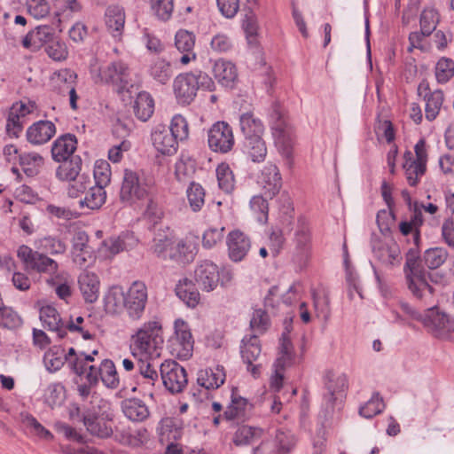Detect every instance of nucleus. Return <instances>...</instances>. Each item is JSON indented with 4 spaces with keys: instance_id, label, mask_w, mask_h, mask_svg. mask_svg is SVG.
Returning <instances> with one entry per match:
<instances>
[{
    "instance_id": "nucleus-54",
    "label": "nucleus",
    "mask_w": 454,
    "mask_h": 454,
    "mask_svg": "<svg viewBox=\"0 0 454 454\" xmlns=\"http://www.w3.org/2000/svg\"><path fill=\"white\" fill-rule=\"evenodd\" d=\"M440 18L437 11L434 8H426L420 14V29L426 35H431L436 28Z\"/></svg>"
},
{
    "instance_id": "nucleus-3",
    "label": "nucleus",
    "mask_w": 454,
    "mask_h": 454,
    "mask_svg": "<svg viewBox=\"0 0 454 454\" xmlns=\"http://www.w3.org/2000/svg\"><path fill=\"white\" fill-rule=\"evenodd\" d=\"M163 343L162 325L154 318L145 322L130 337V350L134 356H160L158 349Z\"/></svg>"
},
{
    "instance_id": "nucleus-2",
    "label": "nucleus",
    "mask_w": 454,
    "mask_h": 454,
    "mask_svg": "<svg viewBox=\"0 0 454 454\" xmlns=\"http://www.w3.org/2000/svg\"><path fill=\"white\" fill-rule=\"evenodd\" d=\"M403 273L407 287L414 298L424 301L433 298L434 288L430 285V281H433L432 275L424 269L417 252L412 249L406 254Z\"/></svg>"
},
{
    "instance_id": "nucleus-27",
    "label": "nucleus",
    "mask_w": 454,
    "mask_h": 454,
    "mask_svg": "<svg viewBox=\"0 0 454 454\" xmlns=\"http://www.w3.org/2000/svg\"><path fill=\"white\" fill-rule=\"evenodd\" d=\"M239 126L245 139L262 137L264 132L262 121L251 111L240 114Z\"/></svg>"
},
{
    "instance_id": "nucleus-6",
    "label": "nucleus",
    "mask_w": 454,
    "mask_h": 454,
    "mask_svg": "<svg viewBox=\"0 0 454 454\" xmlns=\"http://www.w3.org/2000/svg\"><path fill=\"white\" fill-rule=\"evenodd\" d=\"M17 256L24 264L27 270L47 274L50 277L59 273V263L46 254L33 250L26 245H21L17 250Z\"/></svg>"
},
{
    "instance_id": "nucleus-49",
    "label": "nucleus",
    "mask_w": 454,
    "mask_h": 454,
    "mask_svg": "<svg viewBox=\"0 0 454 454\" xmlns=\"http://www.w3.org/2000/svg\"><path fill=\"white\" fill-rule=\"evenodd\" d=\"M186 193L191 209L193 212L200 211L205 204L206 193L203 187L200 184L192 182Z\"/></svg>"
},
{
    "instance_id": "nucleus-9",
    "label": "nucleus",
    "mask_w": 454,
    "mask_h": 454,
    "mask_svg": "<svg viewBox=\"0 0 454 454\" xmlns=\"http://www.w3.org/2000/svg\"><path fill=\"white\" fill-rule=\"evenodd\" d=\"M162 384L171 394H179L188 384L186 370L175 360H166L160 366Z\"/></svg>"
},
{
    "instance_id": "nucleus-4",
    "label": "nucleus",
    "mask_w": 454,
    "mask_h": 454,
    "mask_svg": "<svg viewBox=\"0 0 454 454\" xmlns=\"http://www.w3.org/2000/svg\"><path fill=\"white\" fill-rule=\"evenodd\" d=\"M232 278L233 273L230 269H219L215 263L208 260L200 262L194 270V279L198 286L206 292L215 290L219 283L225 286Z\"/></svg>"
},
{
    "instance_id": "nucleus-1",
    "label": "nucleus",
    "mask_w": 454,
    "mask_h": 454,
    "mask_svg": "<svg viewBox=\"0 0 454 454\" xmlns=\"http://www.w3.org/2000/svg\"><path fill=\"white\" fill-rule=\"evenodd\" d=\"M325 392L322 395L317 419L323 428L327 427L334 415L344 404L348 389V376L334 370H325L322 376Z\"/></svg>"
},
{
    "instance_id": "nucleus-38",
    "label": "nucleus",
    "mask_w": 454,
    "mask_h": 454,
    "mask_svg": "<svg viewBox=\"0 0 454 454\" xmlns=\"http://www.w3.org/2000/svg\"><path fill=\"white\" fill-rule=\"evenodd\" d=\"M106 193L101 185L90 186L89 191L83 200L79 201L82 208L98 209L106 202Z\"/></svg>"
},
{
    "instance_id": "nucleus-19",
    "label": "nucleus",
    "mask_w": 454,
    "mask_h": 454,
    "mask_svg": "<svg viewBox=\"0 0 454 454\" xmlns=\"http://www.w3.org/2000/svg\"><path fill=\"white\" fill-rule=\"evenodd\" d=\"M56 134L55 124L51 121H39L31 125L27 130V139L33 145H43L51 139Z\"/></svg>"
},
{
    "instance_id": "nucleus-59",
    "label": "nucleus",
    "mask_w": 454,
    "mask_h": 454,
    "mask_svg": "<svg viewBox=\"0 0 454 454\" xmlns=\"http://www.w3.org/2000/svg\"><path fill=\"white\" fill-rule=\"evenodd\" d=\"M454 76V61L451 59L442 58L435 66V77L440 83L449 82Z\"/></svg>"
},
{
    "instance_id": "nucleus-16",
    "label": "nucleus",
    "mask_w": 454,
    "mask_h": 454,
    "mask_svg": "<svg viewBox=\"0 0 454 454\" xmlns=\"http://www.w3.org/2000/svg\"><path fill=\"white\" fill-rule=\"evenodd\" d=\"M372 252L374 257L385 266L394 267L401 263V250L395 241L389 243L374 242Z\"/></svg>"
},
{
    "instance_id": "nucleus-22",
    "label": "nucleus",
    "mask_w": 454,
    "mask_h": 454,
    "mask_svg": "<svg viewBox=\"0 0 454 454\" xmlns=\"http://www.w3.org/2000/svg\"><path fill=\"white\" fill-rule=\"evenodd\" d=\"M78 285L86 302L93 303L98 300L100 282L94 272L82 271L78 277Z\"/></svg>"
},
{
    "instance_id": "nucleus-45",
    "label": "nucleus",
    "mask_w": 454,
    "mask_h": 454,
    "mask_svg": "<svg viewBox=\"0 0 454 454\" xmlns=\"http://www.w3.org/2000/svg\"><path fill=\"white\" fill-rule=\"evenodd\" d=\"M215 172L219 188L225 193H231L235 188V178L229 164L222 162Z\"/></svg>"
},
{
    "instance_id": "nucleus-20",
    "label": "nucleus",
    "mask_w": 454,
    "mask_h": 454,
    "mask_svg": "<svg viewBox=\"0 0 454 454\" xmlns=\"http://www.w3.org/2000/svg\"><path fill=\"white\" fill-rule=\"evenodd\" d=\"M77 139L74 135L65 134L58 137L51 146V156L55 161L60 162L73 157L76 150Z\"/></svg>"
},
{
    "instance_id": "nucleus-61",
    "label": "nucleus",
    "mask_w": 454,
    "mask_h": 454,
    "mask_svg": "<svg viewBox=\"0 0 454 454\" xmlns=\"http://www.w3.org/2000/svg\"><path fill=\"white\" fill-rule=\"evenodd\" d=\"M69 182L70 184L67 187V194L71 198H77L92 184L90 177L85 173H82Z\"/></svg>"
},
{
    "instance_id": "nucleus-31",
    "label": "nucleus",
    "mask_w": 454,
    "mask_h": 454,
    "mask_svg": "<svg viewBox=\"0 0 454 454\" xmlns=\"http://www.w3.org/2000/svg\"><path fill=\"white\" fill-rule=\"evenodd\" d=\"M124 24V9L120 5L108 6L106 11V25L114 37L121 35Z\"/></svg>"
},
{
    "instance_id": "nucleus-32",
    "label": "nucleus",
    "mask_w": 454,
    "mask_h": 454,
    "mask_svg": "<svg viewBox=\"0 0 454 454\" xmlns=\"http://www.w3.org/2000/svg\"><path fill=\"white\" fill-rule=\"evenodd\" d=\"M46 283L49 286L54 289L57 296L66 301L72 294L71 284L72 279L69 274L66 271H60L54 276L47 278Z\"/></svg>"
},
{
    "instance_id": "nucleus-15",
    "label": "nucleus",
    "mask_w": 454,
    "mask_h": 454,
    "mask_svg": "<svg viewBox=\"0 0 454 454\" xmlns=\"http://www.w3.org/2000/svg\"><path fill=\"white\" fill-rule=\"evenodd\" d=\"M226 242L229 257L235 262L242 261L251 247L250 239L239 230L231 231Z\"/></svg>"
},
{
    "instance_id": "nucleus-46",
    "label": "nucleus",
    "mask_w": 454,
    "mask_h": 454,
    "mask_svg": "<svg viewBox=\"0 0 454 454\" xmlns=\"http://www.w3.org/2000/svg\"><path fill=\"white\" fill-rule=\"evenodd\" d=\"M262 434L261 428L244 425L236 431L233 442L237 446L248 445L260 439Z\"/></svg>"
},
{
    "instance_id": "nucleus-42",
    "label": "nucleus",
    "mask_w": 454,
    "mask_h": 454,
    "mask_svg": "<svg viewBox=\"0 0 454 454\" xmlns=\"http://www.w3.org/2000/svg\"><path fill=\"white\" fill-rule=\"evenodd\" d=\"M405 162L403 168L407 181L411 186H416L419 181V177L426 172V166L412 160V153L407 152L404 154Z\"/></svg>"
},
{
    "instance_id": "nucleus-28",
    "label": "nucleus",
    "mask_w": 454,
    "mask_h": 454,
    "mask_svg": "<svg viewBox=\"0 0 454 454\" xmlns=\"http://www.w3.org/2000/svg\"><path fill=\"white\" fill-rule=\"evenodd\" d=\"M213 73L217 82L224 87L231 88L238 74L234 64L230 61L219 59L215 61Z\"/></svg>"
},
{
    "instance_id": "nucleus-41",
    "label": "nucleus",
    "mask_w": 454,
    "mask_h": 454,
    "mask_svg": "<svg viewBox=\"0 0 454 454\" xmlns=\"http://www.w3.org/2000/svg\"><path fill=\"white\" fill-rule=\"evenodd\" d=\"M98 374L103 384L108 388H117L120 383L119 376L114 362L110 359H104L99 367Z\"/></svg>"
},
{
    "instance_id": "nucleus-57",
    "label": "nucleus",
    "mask_w": 454,
    "mask_h": 454,
    "mask_svg": "<svg viewBox=\"0 0 454 454\" xmlns=\"http://www.w3.org/2000/svg\"><path fill=\"white\" fill-rule=\"evenodd\" d=\"M172 237L165 232H157L153 238L152 250L159 258L166 260V254L172 245Z\"/></svg>"
},
{
    "instance_id": "nucleus-50",
    "label": "nucleus",
    "mask_w": 454,
    "mask_h": 454,
    "mask_svg": "<svg viewBox=\"0 0 454 454\" xmlns=\"http://www.w3.org/2000/svg\"><path fill=\"white\" fill-rule=\"evenodd\" d=\"M385 404L379 393H374L371 399L359 408L360 416L372 419L383 411Z\"/></svg>"
},
{
    "instance_id": "nucleus-26",
    "label": "nucleus",
    "mask_w": 454,
    "mask_h": 454,
    "mask_svg": "<svg viewBox=\"0 0 454 454\" xmlns=\"http://www.w3.org/2000/svg\"><path fill=\"white\" fill-rule=\"evenodd\" d=\"M121 407L124 415L132 421L142 422L150 416L147 405L138 398L125 399Z\"/></svg>"
},
{
    "instance_id": "nucleus-13",
    "label": "nucleus",
    "mask_w": 454,
    "mask_h": 454,
    "mask_svg": "<svg viewBox=\"0 0 454 454\" xmlns=\"http://www.w3.org/2000/svg\"><path fill=\"white\" fill-rule=\"evenodd\" d=\"M152 142L154 148L163 155H173L178 149V139L171 134L168 126L156 125L152 131Z\"/></svg>"
},
{
    "instance_id": "nucleus-17",
    "label": "nucleus",
    "mask_w": 454,
    "mask_h": 454,
    "mask_svg": "<svg viewBox=\"0 0 454 454\" xmlns=\"http://www.w3.org/2000/svg\"><path fill=\"white\" fill-rule=\"evenodd\" d=\"M174 341L179 346V356L188 357L192 356L194 340L189 325L184 320L178 318L174 323Z\"/></svg>"
},
{
    "instance_id": "nucleus-23",
    "label": "nucleus",
    "mask_w": 454,
    "mask_h": 454,
    "mask_svg": "<svg viewBox=\"0 0 454 454\" xmlns=\"http://www.w3.org/2000/svg\"><path fill=\"white\" fill-rule=\"evenodd\" d=\"M223 366L216 365L214 368H206L198 372L197 382L200 387L209 390L220 387L225 380Z\"/></svg>"
},
{
    "instance_id": "nucleus-11",
    "label": "nucleus",
    "mask_w": 454,
    "mask_h": 454,
    "mask_svg": "<svg viewBox=\"0 0 454 454\" xmlns=\"http://www.w3.org/2000/svg\"><path fill=\"white\" fill-rule=\"evenodd\" d=\"M147 287L141 281H135L126 293L125 309L131 320H139L147 303Z\"/></svg>"
},
{
    "instance_id": "nucleus-18",
    "label": "nucleus",
    "mask_w": 454,
    "mask_h": 454,
    "mask_svg": "<svg viewBox=\"0 0 454 454\" xmlns=\"http://www.w3.org/2000/svg\"><path fill=\"white\" fill-rule=\"evenodd\" d=\"M259 178V182L264 190V195L267 198L272 199L279 192L282 186V179L276 165L269 164L265 166Z\"/></svg>"
},
{
    "instance_id": "nucleus-47",
    "label": "nucleus",
    "mask_w": 454,
    "mask_h": 454,
    "mask_svg": "<svg viewBox=\"0 0 454 454\" xmlns=\"http://www.w3.org/2000/svg\"><path fill=\"white\" fill-rule=\"evenodd\" d=\"M134 243L135 240L133 236L128 233L121 234L118 237H112L104 240L105 247L113 255L129 249V247H130Z\"/></svg>"
},
{
    "instance_id": "nucleus-52",
    "label": "nucleus",
    "mask_w": 454,
    "mask_h": 454,
    "mask_svg": "<svg viewBox=\"0 0 454 454\" xmlns=\"http://www.w3.org/2000/svg\"><path fill=\"white\" fill-rule=\"evenodd\" d=\"M65 400V387L61 383L50 384L44 393L45 403L53 409L61 405Z\"/></svg>"
},
{
    "instance_id": "nucleus-63",
    "label": "nucleus",
    "mask_w": 454,
    "mask_h": 454,
    "mask_svg": "<svg viewBox=\"0 0 454 454\" xmlns=\"http://www.w3.org/2000/svg\"><path fill=\"white\" fill-rule=\"evenodd\" d=\"M169 131L173 134L179 141H183L188 137L189 127L188 123L184 116L181 114H176L170 122Z\"/></svg>"
},
{
    "instance_id": "nucleus-43",
    "label": "nucleus",
    "mask_w": 454,
    "mask_h": 454,
    "mask_svg": "<svg viewBox=\"0 0 454 454\" xmlns=\"http://www.w3.org/2000/svg\"><path fill=\"white\" fill-rule=\"evenodd\" d=\"M35 244L38 251L51 255L63 254L67 250L65 242L58 237L46 236L39 239Z\"/></svg>"
},
{
    "instance_id": "nucleus-7",
    "label": "nucleus",
    "mask_w": 454,
    "mask_h": 454,
    "mask_svg": "<svg viewBox=\"0 0 454 454\" xmlns=\"http://www.w3.org/2000/svg\"><path fill=\"white\" fill-rule=\"evenodd\" d=\"M148 191L146 178L141 171L124 170L120 191V199L122 202L133 204L142 200L148 197Z\"/></svg>"
},
{
    "instance_id": "nucleus-56",
    "label": "nucleus",
    "mask_w": 454,
    "mask_h": 454,
    "mask_svg": "<svg viewBox=\"0 0 454 454\" xmlns=\"http://www.w3.org/2000/svg\"><path fill=\"white\" fill-rule=\"evenodd\" d=\"M151 76L161 84H166L172 76L170 64L164 59H158L150 69Z\"/></svg>"
},
{
    "instance_id": "nucleus-36",
    "label": "nucleus",
    "mask_w": 454,
    "mask_h": 454,
    "mask_svg": "<svg viewBox=\"0 0 454 454\" xmlns=\"http://www.w3.org/2000/svg\"><path fill=\"white\" fill-rule=\"evenodd\" d=\"M261 344L255 334L245 336L242 339L240 346V353L243 361L251 365V363L256 361L261 354Z\"/></svg>"
},
{
    "instance_id": "nucleus-21",
    "label": "nucleus",
    "mask_w": 454,
    "mask_h": 454,
    "mask_svg": "<svg viewBox=\"0 0 454 454\" xmlns=\"http://www.w3.org/2000/svg\"><path fill=\"white\" fill-rule=\"evenodd\" d=\"M175 45L183 53L180 58V63L183 65H187L196 59V54L193 51L195 45V35L193 33L184 29L178 30L175 36Z\"/></svg>"
},
{
    "instance_id": "nucleus-55",
    "label": "nucleus",
    "mask_w": 454,
    "mask_h": 454,
    "mask_svg": "<svg viewBox=\"0 0 454 454\" xmlns=\"http://www.w3.org/2000/svg\"><path fill=\"white\" fill-rule=\"evenodd\" d=\"M153 15L161 21L168 20L174 10V0H150Z\"/></svg>"
},
{
    "instance_id": "nucleus-64",
    "label": "nucleus",
    "mask_w": 454,
    "mask_h": 454,
    "mask_svg": "<svg viewBox=\"0 0 454 454\" xmlns=\"http://www.w3.org/2000/svg\"><path fill=\"white\" fill-rule=\"evenodd\" d=\"M93 174L95 185H101L102 188H105L111 180L109 163L106 160L97 161Z\"/></svg>"
},
{
    "instance_id": "nucleus-48",
    "label": "nucleus",
    "mask_w": 454,
    "mask_h": 454,
    "mask_svg": "<svg viewBox=\"0 0 454 454\" xmlns=\"http://www.w3.org/2000/svg\"><path fill=\"white\" fill-rule=\"evenodd\" d=\"M139 372L138 384L147 387H154L155 383H159V374L155 367L148 362L139 361L137 364Z\"/></svg>"
},
{
    "instance_id": "nucleus-33",
    "label": "nucleus",
    "mask_w": 454,
    "mask_h": 454,
    "mask_svg": "<svg viewBox=\"0 0 454 454\" xmlns=\"http://www.w3.org/2000/svg\"><path fill=\"white\" fill-rule=\"evenodd\" d=\"M82 160L79 155H74L68 160L60 161L56 170V176L59 180L71 181L81 175Z\"/></svg>"
},
{
    "instance_id": "nucleus-29",
    "label": "nucleus",
    "mask_w": 454,
    "mask_h": 454,
    "mask_svg": "<svg viewBox=\"0 0 454 454\" xmlns=\"http://www.w3.org/2000/svg\"><path fill=\"white\" fill-rule=\"evenodd\" d=\"M176 294L189 308H195L200 300V295L192 281L187 278H184L176 284Z\"/></svg>"
},
{
    "instance_id": "nucleus-12",
    "label": "nucleus",
    "mask_w": 454,
    "mask_h": 454,
    "mask_svg": "<svg viewBox=\"0 0 454 454\" xmlns=\"http://www.w3.org/2000/svg\"><path fill=\"white\" fill-rule=\"evenodd\" d=\"M209 148L220 153L230 152L234 145V136L231 127L224 121L214 123L207 131Z\"/></svg>"
},
{
    "instance_id": "nucleus-62",
    "label": "nucleus",
    "mask_w": 454,
    "mask_h": 454,
    "mask_svg": "<svg viewBox=\"0 0 454 454\" xmlns=\"http://www.w3.org/2000/svg\"><path fill=\"white\" fill-rule=\"evenodd\" d=\"M22 325V319L11 307H2L0 309V326L15 329Z\"/></svg>"
},
{
    "instance_id": "nucleus-39",
    "label": "nucleus",
    "mask_w": 454,
    "mask_h": 454,
    "mask_svg": "<svg viewBox=\"0 0 454 454\" xmlns=\"http://www.w3.org/2000/svg\"><path fill=\"white\" fill-rule=\"evenodd\" d=\"M424 99L426 101V119L432 121L438 116L442 106L444 100L443 92L441 90H436L433 92L426 93Z\"/></svg>"
},
{
    "instance_id": "nucleus-14",
    "label": "nucleus",
    "mask_w": 454,
    "mask_h": 454,
    "mask_svg": "<svg viewBox=\"0 0 454 454\" xmlns=\"http://www.w3.org/2000/svg\"><path fill=\"white\" fill-rule=\"evenodd\" d=\"M195 85L197 83L189 73L179 74L175 78L173 89L178 104L187 106L194 100L198 91Z\"/></svg>"
},
{
    "instance_id": "nucleus-60",
    "label": "nucleus",
    "mask_w": 454,
    "mask_h": 454,
    "mask_svg": "<svg viewBox=\"0 0 454 454\" xmlns=\"http://www.w3.org/2000/svg\"><path fill=\"white\" fill-rule=\"evenodd\" d=\"M76 78V74L73 72L65 71L64 74H59V79L62 82H64L66 88L61 89V92L65 93V91L67 92L69 96V103L70 106L73 110L77 109V100H78V95L76 93L75 88L74 86V79Z\"/></svg>"
},
{
    "instance_id": "nucleus-34",
    "label": "nucleus",
    "mask_w": 454,
    "mask_h": 454,
    "mask_svg": "<svg viewBox=\"0 0 454 454\" xmlns=\"http://www.w3.org/2000/svg\"><path fill=\"white\" fill-rule=\"evenodd\" d=\"M154 112V101L152 96L146 92H139L134 103L135 115L142 121H148Z\"/></svg>"
},
{
    "instance_id": "nucleus-10",
    "label": "nucleus",
    "mask_w": 454,
    "mask_h": 454,
    "mask_svg": "<svg viewBox=\"0 0 454 454\" xmlns=\"http://www.w3.org/2000/svg\"><path fill=\"white\" fill-rule=\"evenodd\" d=\"M421 321L425 327L437 338H444L454 331V319L436 306L427 309Z\"/></svg>"
},
{
    "instance_id": "nucleus-40",
    "label": "nucleus",
    "mask_w": 454,
    "mask_h": 454,
    "mask_svg": "<svg viewBox=\"0 0 454 454\" xmlns=\"http://www.w3.org/2000/svg\"><path fill=\"white\" fill-rule=\"evenodd\" d=\"M244 147L252 161L262 162L265 160L267 147L262 137L245 139Z\"/></svg>"
},
{
    "instance_id": "nucleus-58",
    "label": "nucleus",
    "mask_w": 454,
    "mask_h": 454,
    "mask_svg": "<svg viewBox=\"0 0 454 454\" xmlns=\"http://www.w3.org/2000/svg\"><path fill=\"white\" fill-rule=\"evenodd\" d=\"M176 249L180 252V264L192 262L197 254L196 243L187 237L176 243Z\"/></svg>"
},
{
    "instance_id": "nucleus-35",
    "label": "nucleus",
    "mask_w": 454,
    "mask_h": 454,
    "mask_svg": "<svg viewBox=\"0 0 454 454\" xmlns=\"http://www.w3.org/2000/svg\"><path fill=\"white\" fill-rule=\"evenodd\" d=\"M83 424L92 435L99 438H106L113 434L112 427L102 418L89 414L84 416Z\"/></svg>"
},
{
    "instance_id": "nucleus-30",
    "label": "nucleus",
    "mask_w": 454,
    "mask_h": 454,
    "mask_svg": "<svg viewBox=\"0 0 454 454\" xmlns=\"http://www.w3.org/2000/svg\"><path fill=\"white\" fill-rule=\"evenodd\" d=\"M314 309L317 311V317L323 321V330L325 328L326 322L330 317V300L329 290L319 285L316 291H314Z\"/></svg>"
},
{
    "instance_id": "nucleus-37",
    "label": "nucleus",
    "mask_w": 454,
    "mask_h": 454,
    "mask_svg": "<svg viewBox=\"0 0 454 454\" xmlns=\"http://www.w3.org/2000/svg\"><path fill=\"white\" fill-rule=\"evenodd\" d=\"M126 294L122 287L119 286H112L106 297H105V307L106 310L112 314L119 313L122 308L125 309Z\"/></svg>"
},
{
    "instance_id": "nucleus-24",
    "label": "nucleus",
    "mask_w": 454,
    "mask_h": 454,
    "mask_svg": "<svg viewBox=\"0 0 454 454\" xmlns=\"http://www.w3.org/2000/svg\"><path fill=\"white\" fill-rule=\"evenodd\" d=\"M40 320L49 331L56 332L59 339H63L67 335L65 324L54 307L51 305L42 307L40 309Z\"/></svg>"
},
{
    "instance_id": "nucleus-44",
    "label": "nucleus",
    "mask_w": 454,
    "mask_h": 454,
    "mask_svg": "<svg viewBox=\"0 0 454 454\" xmlns=\"http://www.w3.org/2000/svg\"><path fill=\"white\" fill-rule=\"evenodd\" d=\"M67 360L65 349L59 346H55L49 349L43 357L45 367L51 372L59 370Z\"/></svg>"
},
{
    "instance_id": "nucleus-25",
    "label": "nucleus",
    "mask_w": 454,
    "mask_h": 454,
    "mask_svg": "<svg viewBox=\"0 0 454 454\" xmlns=\"http://www.w3.org/2000/svg\"><path fill=\"white\" fill-rule=\"evenodd\" d=\"M251 407L247 399L232 391L231 402L224 411V418L227 420L245 421L250 416Z\"/></svg>"
},
{
    "instance_id": "nucleus-53",
    "label": "nucleus",
    "mask_w": 454,
    "mask_h": 454,
    "mask_svg": "<svg viewBox=\"0 0 454 454\" xmlns=\"http://www.w3.org/2000/svg\"><path fill=\"white\" fill-rule=\"evenodd\" d=\"M274 442L276 448L274 454H288L295 443L294 435L283 429L276 431Z\"/></svg>"
},
{
    "instance_id": "nucleus-5",
    "label": "nucleus",
    "mask_w": 454,
    "mask_h": 454,
    "mask_svg": "<svg viewBox=\"0 0 454 454\" xmlns=\"http://www.w3.org/2000/svg\"><path fill=\"white\" fill-rule=\"evenodd\" d=\"M271 130L275 144L281 155L286 158V163L290 165L295 143L293 127L278 108H274L271 114Z\"/></svg>"
},
{
    "instance_id": "nucleus-8",
    "label": "nucleus",
    "mask_w": 454,
    "mask_h": 454,
    "mask_svg": "<svg viewBox=\"0 0 454 454\" xmlns=\"http://www.w3.org/2000/svg\"><path fill=\"white\" fill-rule=\"evenodd\" d=\"M92 75L95 82L111 83L116 86L119 92L128 90L129 86H132L129 67L121 61L100 67L97 74Z\"/></svg>"
},
{
    "instance_id": "nucleus-51",
    "label": "nucleus",
    "mask_w": 454,
    "mask_h": 454,
    "mask_svg": "<svg viewBox=\"0 0 454 454\" xmlns=\"http://www.w3.org/2000/svg\"><path fill=\"white\" fill-rule=\"evenodd\" d=\"M448 252L442 247H433L426 250L424 253L425 264L431 270L442 266L448 258Z\"/></svg>"
}]
</instances>
